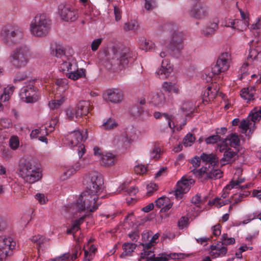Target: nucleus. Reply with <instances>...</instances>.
I'll return each instance as SVG.
<instances>
[{
    "instance_id": "de8ad7c7",
    "label": "nucleus",
    "mask_w": 261,
    "mask_h": 261,
    "mask_svg": "<svg viewBox=\"0 0 261 261\" xmlns=\"http://www.w3.org/2000/svg\"><path fill=\"white\" fill-rule=\"evenodd\" d=\"M103 126L106 129H111L115 127L117 124L113 119L109 118L103 123Z\"/></svg>"
},
{
    "instance_id": "3c124183",
    "label": "nucleus",
    "mask_w": 261,
    "mask_h": 261,
    "mask_svg": "<svg viewBox=\"0 0 261 261\" xmlns=\"http://www.w3.org/2000/svg\"><path fill=\"white\" fill-rule=\"evenodd\" d=\"M147 192L146 193V195L148 196H151L152 194V193L156 191L158 188V186L154 183H150V184L148 185L147 186Z\"/></svg>"
},
{
    "instance_id": "ddd939ff",
    "label": "nucleus",
    "mask_w": 261,
    "mask_h": 261,
    "mask_svg": "<svg viewBox=\"0 0 261 261\" xmlns=\"http://www.w3.org/2000/svg\"><path fill=\"white\" fill-rule=\"evenodd\" d=\"M37 164L36 161L33 159L20 160L17 169L18 175L23 179L28 173Z\"/></svg>"
},
{
    "instance_id": "f3484780",
    "label": "nucleus",
    "mask_w": 261,
    "mask_h": 261,
    "mask_svg": "<svg viewBox=\"0 0 261 261\" xmlns=\"http://www.w3.org/2000/svg\"><path fill=\"white\" fill-rule=\"evenodd\" d=\"M211 255L216 258L225 256L227 252V248L219 242L216 245H212L210 247Z\"/></svg>"
},
{
    "instance_id": "f8f14e48",
    "label": "nucleus",
    "mask_w": 261,
    "mask_h": 261,
    "mask_svg": "<svg viewBox=\"0 0 261 261\" xmlns=\"http://www.w3.org/2000/svg\"><path fill=\"white\" fill-rule=\"evenodd\" d=\"M58 9L61 18L66 21H74L78 18L76 11L68 5L61 4Z\"/></svg>"
},
{
    "instance_id": "6ab92c4d",
    "label": "nucleus",
    "mask_w": 261,
    "mask_h": 261,
    "mask_svg": "<svg viewBox=\"0 0 261 261\" xmlns=\"http://www.w3.org/2000/svg\"><path fill=\"white\" fill-rule=\"evenodd\" d=\"M219 21L216 20L213 22L210 21L202 30L201 34L206 37H211L214 35L218 29Z\"/></svg>"
},
{
    "instance_id": "423d86ee",
    "label": "nucleus",
    "mask_w": 261,
    "mask_h": 261,
    "mask_svg": "<svg viewBox=\"0 0 261 261\" xmlns=\"http://www.w3.org/2000/svg\"><path fill=\"white\" fill-rule=\"evenodd\" d=\"M231 60L230 54L227 52L222 53L219 57L216 64L211 66V72L208 73V76L212 78L214 75H218L221 72L227 70L229 67Z\"/></svg>"
},
{
    "instance_id": "2f4dec72",
    "label": "nucleus",
    "mask_w": 261,
    "mask_h": 261,
    "mask_svg": "<svg viewBox=\"0 0 261 261\" xmlns=\"http://www.w3.org/2000/svg\"><path fill=\"white\" fill-rule=\"evenodd\" d=\"M140 48L145 51H150L154 47V43L150 40H147L144 37L139 39Z\"/></svg>"
},
{
    "instance_id": "f03ea898",
    "label": "nucleus",
    "mask_w": 261,
    "mask_h": 261,
    "mask_svg": "<svg viewBox=\"0 0 261 261\" xmlns=\"http://www.w3.org/2000/svg\"><path fill=\"white\" fill-rule=\"evenodd\" d=\"M30 56L29 48L25 45H21L13 50L10 55L9 59L14 67L20 69L27 66Z\"/></svg>"
},
{
    "instance_id": "bf43d9fd",
    "label": "nucleus",
    "mask_w": 261,
    "mask_h": 261,
    "mask_svg": "<svg viewBox=\"0 0 261 261\" xmlns=\"http://www.w3.org/2000/svg\"><path fill=\"white\" fill-rule=\"evenodd\" d=\"M102 39L98 38L93 41L91 44V49L93 51L96 50L100 43H101Z\"/></svg>"
},
{
    "instance_id": "69168bd1",
    "label": "nucleus",
    "mask_w": 261,
    "mask_h": 261,
    "mask_svg": "<svg viewBox=\"0 0 261 261\" xmlns=\"http://www.w3.org/2000/svg\"><path fill=\"white\" fill-rule=\"evenodd\" d=\"M114 10V14H115L116 20L118 21V20H120V19L121 18V11H120V9L118 7L115 6Z\"/></svg>"
},
{
    "instance_id": "338daca9",
    "label": "nucleus",
    "mask_w": 261,
    "mask_h": 261,
    "mask_svg": "<svg viewBox=\"0 0 261 261\" xmlns=\"http://www.w3.org/2000/svg\"><path fill=\"white\" fill-rule=\"evenodd\" d=\"M223 245H229L234 244L235 239L233 238H228L225 241H220Z\"/></svg>"
},
{
    "instance_id": "412c9836",
    "label": "nucleus",
    "mask_w": 261,
    "mask_h": 261,
    "mask_svg": "<svg viewBox=\"0 0 261 261\" xmlns=\"http://www.w3.org/2000/svg\"><path fill=\"white\" fill-rule=\"evenodd\" d=\"M155 205L158 208H161V212H167L172 206L173 202L170 201V199L165 196H162L156 199L155 201Z\"/></svg>"
},
{
    "instance_id": "052dcab7",
    "label": "nucleus",
    "mask_w": 261,
    "mask_h": 261,
    "mask_svg": "<svg viewBox=\"0 0 261 261\" xmlns=\"http://www.w3.org/2000/svg\"><path fill=\"white\" fill-rule=\"evenodd\" d=\"M44 130L45 131V133L47 134V132H46V128H45V129H44ZM44 130H42V129H35L34 130H33L32 132H31V133L30 134V137L31 138H37V135L39 134H43V132H43Z\"/></svg>"
},
{
    "instance_id": "c85d7f7f",
    "label": "nucleus",
    "mask_w": 261,
    "mask_h": 261,
    "mask_svg": "<svg viewBox=\"0 0 261 261\" xmlns=\"http://www.w3.org/2000/svg\"><path fill=\"white\" fill-rule=\"evenodd\" d=\"M137 245L132 243H124L122 245L123 252L120 254V257L125 258L126 256L131 255V253L134 252Z\"/></svg>"
},
{
    "instance_id": "2eb2a0df",
    "label": "nucleus",
    "mask_w": 261,
    "mask_h": 261,
    "mask_svg": "<svg viewBox=\"0 0 261 261\" xmlns=\"http://www.w3.org/2000/svg\"><path fill=\"white\" fill-rule=\"evenodd\" d=\"M208 14L207 8L200 4L193 6L189 12V15L196 19H200L206 17Z\"/></svg>"
},
{
    "instance_id": "09e8293b",
    "label": "nucleus",
    "mask_w": 261,
    "mask_h": 261,
    "mask_svg": "<svg viewBox=\"0 0 261 261\" xmlns=\"http://www.w3.org/2000/svg\"><path fill=\"white\" fill-rule=\"evenodd\" d=\"M153 251L151 250H147L143 251V252L141 253L140 257L142 259L146 258L147 261H151V259L152 258L151 256L153 254Z\"/></svg>"
},
{
    "instance_id": "58836bf2",
    "label": "nucleus",
    "mask_w": 261,
    "mask_h": 261,
    "mask_svg": "<svg viewBox=\"0 0 261 261\" xmlns=\"http://www.w3.org/2000/svg\"><path fill=\"white\" fill-rule=\"evenodd\" d=\"M1 156L5 160L11 159L13 156V152L8 148L1 149Z\"/></svg>"
},
{
    "instance_id": "6e6d98bb",
    "label": "nucleus",
    "mask_w": 261,
    "mask_h": 261,
    "mask_svg": "<svg viewBox=\"0 0 261 261\" xmlns=\"http://www.w3.org/2000/svg\"><path fill=\"white\" fill-rule=\"evenodd\" d=\"M201 160L200 156L199 157L197 155L195 156L191 159V163L193 165V167H195L194 169L197 170L196 168L200 166Z\"/></svg>"
},
{
    "instance_id": "8fccbe9b",
    "label": "nucleus",
    "mask_w": 261,
    "mask_h": 261,
    "mask_svg": "<svg viewBox=\"0 0 261 261\" xmlns=\"http://www.w3.org/2000/svg\"><path fill=\"white\" fill-rule=\"evenodd\" d=\"M19 142L16 137H12L9 140V145L11 149L15 150L17 148Z\"/></svg>"
},
{
    "instance_id": "f704fd0d",
    "label": "nucleus",
    "mask_w": 261,
    "mask_h": 261,
    "mask_svg": "<svg viewBox=\"0 0 261 261\" xmlns=\"http://www.w3.org/2000/svg\"><path fill=\"white\" fill-rule=\"evenodd\" d=\"M85 69L78 68V71L71 73H67L66 76L68 78L75 81L80 78L85 76Z\"/></svg>"
},
{
    "instance_id": "bb28decb",
    "label": "nucleus",
    "mask_w": 261,
    "mask_h": 261,
    "mask_svg": "<svg viewBox=\"0 0 261 261\" xmlns=\"http://www.w3.org/2000/svg\"><path fill=\"white\" fill-rule=\"evenodd\" d=\"M150 96L151 100L150 102L155 106L162 105L166 101L165 95L162 92L152 93Z\"/></svg>"
},
{
    "instance_id": "864d4df0",
    "label": "nucleus",
    "mask_w": 261,
    "mask_h": 261,
    "mask_svg": "<svg viewBox=\"0 0 261 261\" xmlns=\"http://www.w3.org/2000/svg\"><path fill=\"white\" fill-rule=\"evenodd\" d=\"M27 78V74L25 72H19L14 79V82L16 83L17 81H21L25 80Z\"/></svg>"
},
{
    "instance_id": "1a4fd4ad",
    "label": "nucleus",
    "mask_w": 261,
    "mask_h": 261,
    "mask_svg": "<svg viewBox=\"0 0 261 261\" xmlns=\"http://www.w3.org/2000/svg\"><path fill=\"white\" fill-rule=\"evenodd\" d=\"M15 245L16 243L12 238L6 236H0V261H3L12 254Z\"/></svg>"
},
{
    "instance_id": "603ef678",
    "label": "nucleus",
    "mask_w": 261,
    "mask_h": 261,
    "mask_svg": "<svg viewBox=\"0 0 261 261\" xmlns=\"http://www.w3.org/2000/svg\"><path fill=\"white\" fill-rule=\"evenodd\" d=\"M161 149L159 147L155 146L150 153L151 159H158L160 157Z\"/></svg>"
},
{
    "instance_id": "aec40b11",
    "label": "nucleus",
    "mask_w": 261,
    "mask_h": 261,
    "mask_svg": "<svg viewBox=\"0 0 261 261\" xmlns=\"http://www.w3.org/2000/svg\"><path fill=\"white\" fill-rule=\"evenodd\" d=\"M107 96L109 101L112 103L120 102L123 98L122 91L118 89H113L108 90Z\"/></svg>"
},
{
    "instance_id": "dca6fc26",
    "label": "nucleus",
    "mask_w": 261,
    "mask_h": 261,
    "mask_svg": "<svg viewBox=\"0 0 261 261\" xmlns=\"http://www.w3.org/2000/svg\"><path fill=\"white\" fill-rule=\"evenodd\" d=\"M42 177V173L38 164L23 178L24 180L29 184H33L39 180Z\"/></svg>"
},
{
    "instance_id": "0e129e2a",
    "label": "nucleus",
    "mask_w": 261,
    "mask_h": 261,
    "mask_svg": "<svg viewBox=\"0 0 261 261\" xmlns=\"http://www.w3.org/2000/svg\"><path fill=\"white\" fill-rule=\"evenodd\" d=\"M37 199L41 204H44L46 202V198L44 194L38 193L35 195Z\"/></svg>"
},
{
    "instance_id": "e433bc0d",
    "label": "nucleus",
    "mask_w": 261,
    "mask_h": 261,
    "mask_svg": "<svg viewBox=\"0 0 261 261\" xmlns=\"http://www.w3.org/2000/svg\"><path fill=\"white\" fill-rule=\"evenodd\" d=\"M252 89L249 88H244L241 91V96L245 100L248 101L253 99L254 95Z\"/></svg>"
},
{
    "instance_id": "5701e85b",
    "label": "nucleus",
    "mask_w": 261,
    "mask_h": 261,
    "mask_svg": "<svg viewBox=\"0 0 261 261\" xmlns=\"http://www.w3.org/2000/svg\"><path fill=\"white\" fill-rule=\"evenodd\" d=\"M173 70L172 65L168 60L165 59L162 61V66L160 69L156 72V74L160 76V78H166L168 74Z\"/></svg>"
},
{
    "instance_id": "4468645a",
    "label": "nucleus",
    "mask_w": 261,
    "mask_h": 261,
    "mask_svg": "<svg viewBox=\"0 0 261 261\" xmlns=\"http://www.w3.org/2000/svg\"><path fill=\"white\" fill-rule=\"evenodd\" d=\"M88 137L87 132L82 133L79 130H74L69 133L67 139L68 140L69 145L70 146H77L80 142L85 141Z\"/></svg>"
},
{
    "instance_id": "b1692460",
    "label": "nucleus",
    "mask_w": 261,
    "mask_h": 261,
    "mask_svg": "<svg viewBox=\"0 0 261 261\" xmlns=\"http://www.w3.org/2000/svg\"><path fill=\"white\" fill-rule=\"evenodd\" d=\"M200 158L203 162L209 163L210 167L211 166L217 168L218 167L219 161L218 158L215 154L202 153L200 155Z\"/></svg>"
},
{
    "instance_id": "f257e3e1",
    "label": "nucleus",
    "mask_w": 261,
    "mask_h": 261,
    "mask_svg": "<svg viewBox=\"0 0 261 261\" xmlns=\"http://www.w3.org/2000/svg\"><path fill=\"white\" fill-rule=\"evenodd\" d=\"M107 57L108 63L115 69L124 68L136 59L135 53L127 47L118 45H113L109 48Z\"/></svg>"
},
{
    "instance_id": "e2e57ef3",
    "label": "nucleus",
    "mask_w": 261,
    "mask_h": 261,
    "mask_svg": "<svg viewBox=\"0 0 261 261\" xmlns=\"http://www.w3.org/2000/svg\"><path fill=\"white\" fill-rule=\"evenodd\" d=\"M70 59H68L67 61H64L60 66V70H62L63 71H67L68 72H69L68 68V64H69Z\"/></svg>"
},
{
    "instance_id": "9d476101",
    "label": "nucleus",
    "mask_w": 261,
    "mask_h": 261,
    "mask_svg": "<svg viewBox=\"0 0 261 261\" xmlns=\"http://www.w3.org/2000/svg\"><path fill=\"white\" fill-rule=\"evenodd\" d=\"M194 183V180L183 176L176 185L175 189L173 191L174 195L177 199H180L183 195L187 193L190 189L191 185Z\"/></svg>"
},
{
    "instance_id": "a19ab883",
    "label": "nucleus",
    "mask_w": 261,
    "mask_h": 261,
    "mask_svg": "<svg viewBox=\"0 0 261 261\" xmlns=\"http://www.w3.org/2000/svg\"><path fill=\"white\" fill-rule=\"evenodd\" d=\"M56 84L59 87H62L64 90L67 89L69 87L68 80L66 78L57 79Z\"/></svg>"
},
{
    "instance_id": "20e7f679",
    "label": "nucleus",
    "mask_w": 261,
    "mask_h": 261,
    "mask_svg": "<svg viewBox=\"0 0 261 261\" xmlns=\"http://www.w3.org/2000/svg\"><path fill=\"white\" fill-rule=\"evenodd\" d=\"M98 196L94 194L89 193L85 191L83 192L75 204L77 211L81 212L88 209L90 212H95L100 204L96 203Z\"/></svg>"
},
{
    "instance_id": "7c9ffc66",
    "label": "nucleus",
    "mask_w": 261,
    "mask_h": 261,
    "mask_svg": "<svg viewBox=\"0 0 261 261\" xmlns=\"http://www.w3.org/2000/svg\"><path fill=\"white\" fill-rule=\"evenodd\" d=\"M228 141L231 146L240 145V140L236 134H231L223 140V143L225 144L226 147L228 145Z\"/></svg>"
},
{
    "instance_id": "a878e982",
    "label": "nucleus",
    "mask_w": 261,
    "mask_h": 261,
    "mask_svg": "<svg viewBox=\"0 0 261 261\" xmlns=\"http://www.w3.org/2000/svg\"><path fill=\"white\" fill-rule=\"evenodd\" d=\"M238 154V152L234 151L230 148L226 149L224 151L223 157L220 160L221 166H223L226 164L231 163L232 159Z\"/></svg>"
},
{
    "instance_id": "79ce46f5",
    "label": "nucleus",
    "mask_w": 261,
    "mask_h": 261,
    "mask_svg": "<svg viewBox=\"0 0 261 261\" xmlns=\"http://www.w3.org/2000/svg\"><path fill=\"white\" fill-rule=\"evenodd\" d=\"M244 181V178H241L240 179L237 180L236 181L231 180L229 184L227 185L225 187L226 189L230 190L231 189L236 188H238L240 186V184L243 182Z\"/></svg>"
},
{
    "instance_id": "13d9d810",
    "label": "nucleus",
    "mask_w": 261,
    "mask_h": 261,
    "mask_svg": "<svg viewBox=\"0 0 261 261\" xmlns=\"http://www.w3.org/2000/svg\"><path fill=\"white\" fill-rule=\"evenodd\" d=\"M249 123L248 120H243L241 122L239 127L243 129L242 133H245L249 128Z\"/></svg>"
},
{
    "instance_id": "c03bdc74",
    "label": "nucleus",
    "mask_w": 261,
    "mask_h": 261,
    "mask_svg": "<svg viewBox=\"0 0 261 261\" xmlns=\"http://www.w3.org/2000/svg\"><path fill=\"white\" fill-rule=\"evenodd\" d=\"M69 72L71 73L78 71V66L76 61L74 59H70L69 64H68Z\"/></svg>"
},
{
    "instance_id": "7ed1b4c3",
    "label": "nucleus",
    "mask_w": 261,
    "mask_h": 261,
    "mask_svg": "<svg viewBox=\"0 0 261 261\" xmlns=\"http://www.w3.org/2000/svg\"><path fill=\"white\" fill-rule=\"evenodd\" d=\"M50 29V20L44 14L37 15L30 24V30L33 35L43 37L48 34Z\"/></svg>"
},
{
    "instance_id": "4d7b16f0",
    "label": "nucleus",
    "mask_w": 261,
    "mask_h": 261,
    "mask_svg": "<svg viewBox=\"0 0 261 261\" xmlns=\"http://www.w3.org/2000/svg\"><path fill=\"white\" fill-rule=\"evenodd\" d=\"M134 170L137 174H143L146 172L147 170L145 166L138 165L135 167Z\"/></svg>"
},
{
    "instance_id": "a18cd8bd",
    "label": "nucleus",
    "mask_w": 261,
    "mask_h": 261,
    "mask_svg": "<svg viewBox=\"0 0 261 261\" xmlns=\"http://www.w3.org/2000/svg\"><path fill=\"white\" fill-rule=\"evenodd\" d=\"M151 261H168L169 258H172L171 255H169L166 254H162L161 256L155 257L154 254H152Z\"/></svg>"
},
{
    "instance_id": "39448f33",
    "label": "nucleus",
    "mask_w": 261,
    "mask_h": 261,
    "mask_svg": "<svg viewBox=\"0 0 261 261\" xmlns=\"http://www.w3.org/2000/svg\"><path fill=\"white\" fill-rule=\"evenodd\" d=\"M22 29L18 26H6L1 32L4 43L8 46H13L18 43L23 37Z\"/></svg>"
},
{
    "instance_id": "a211bd4d",
    "label": "nucleus",
    "mask_w": 261,
    "mask_h": 261,
    "mask_svg": "<svg viewBox=\"0 0 261 261\" xmlns=\"http://www.w3.org/2000/svg\"><path fill=\"white\" fill-rule=\"evenodd\" d=\"M164 30L167 31H173L170 40H174L178 43H183L184 35L182 33L175 30L176 26L173 23H168L164 25Z\"/></svg>"
},
{
    "instance_id": "680f3d73",
    "label": "nucleus",
    "mask_w": 261,
    "mask_h": 261,
    "mask_svg": "<svg viewBox=\"0 0 261 261\" xmlns=\"http://www.w3.org/2000/svg\"><path fill=\"white\" fill-rule=\"evenodd\" d=\"M221 227L220 224H218L213 227V234L215 236H219L221 234Z\"/></svg>"
},
{
    "instance_id": "6e6552de",
    "label": "nucleus",
    "mask_w": 261,
    "mask_h": 261,
    "mask_svg": "<svg viewBox=\"0 0 261 261\" xmlns=\"http://www.w3.org/2000/svg\"><path fill=\"white\" fill-rule=\"evenodd\" d=\"M34 81L29 82L25 86L21 89V98L27 103H34L39 99L37 88L33 85Z\"/></svg>"
},
{
    "instance_id": "9b49d317",
    "label": "nucleus",
    "mask_w": 261,
    "mask_h": 261,
    "mask_svg": "<svg viewBox=\"0 0 261 261\" xmlns=\"http://www.w3.org/2000/svg\"><path fill=\"white\" fill-rule=\"evenodd\" d=\"M210 170L208 167H202L199 170L193 169L191 171L193 174L197 175L199 177H201L204 174H206V179H216L222 177L223 172L219 169H214V166Z\"/></svg>"
},
{
    "instance_id": "49530a36",
    "label": "nucleus",
    "mask_w": 261,
    "mask_h": 261,
    "mask_svg": "<svg viewBox=\"0 0 261 261\" xmlns=\"http://www.w3.org/2000/svg\"><path fill=\"white\" fill-rule=\"evenodd\" d=\"M130 111L134 117H137L141 115L144 110L141 107L134 106L131 109Z\"/></svg>"
},
{
    "instance_id": "c9c22d12",
    "label": "nucleus",
    "mask_w": 261,
    "mask_h": 261,
    "mask_svg": "<svg viewBox=\"0 0 261 261\" xmlns=\"http://www.w3.org/2000/svg\"><path fill=\"white\" fill-rule=\"evenodd\" d=\"M31 240L34 243H36L38 247H42V245L49 241V239L41 235H37L32 237Z\"/></svg>"
},
{
    "instance_id": "774afa93",
    "label": "nucleus",
    "mask_w": 261,
    "mask_h": 261,
    "mask_svg": "<svg viewBox=\"0 0 261 261\" xmlns=\"http://www.w3.org/2000/svg\"><path fill=\"white\" fill-rule=\"evenodd\" d=\"M261 118V110H259L255 113L253 114L251 120L253 121H256V120H259Z\"/></svg>"
},
{
    "instance_id": "ea45409f",
    "label": "nucleus",
    "mask_w": 261,
    "mask_h": 261,
    "mask_svg": "<svg viewBox=\"0 0 261 261\" xmlns=\"http://www.w3.org/2000/svg\"><path fill=\"white\" fill-rule=\"evenodd\" d=\"M223 139H222L218 135H212L205 139V142L207 144H214L217 143L218 141L223 142Z\"/></svg>"
},
{
    "instance_id": "5fc2aeb1",
    "label": "nucleus",
    "mask_w": 261,
    "mask_h": 261,
    "mask_svg": "<svg viewBox=\"0 0 261 261\" xmlns=\"http://www.w3.org/2000/svg\"><path fill=\"white\" fill-rule=\"evenodd\" d=\"M145 8L147 10H150L155 7V2L153 0H145Z\"/></svg>"
},
{
    "instance_id": "393cba45",
    "label": "nucleus",
    "mask_w": 261,
    "mask_h": 261,
    "mask_svg": "<svg viewBox=\"0 0 261 261\" xmlns=\"http://www.w3.org/2000/svg\"><path fill=\"white\" fill-rule=\"evenodd\" d=\"M182 48L183 43H178L174 40H170L167 46L169 53L173 56H178Z\"/></svg>"
},
{
    "instance_id": "0eeeda50",
    "label": "nucleus",
    "mask_w": 261,
    "mask_h": 261,
    "mask_svg": "<svg viewBox=\"0 0 261 261\" xmlns=\"http://www.w3.org/2000/svg\"><path fill=\"white\" fill-rule=\"evenodd\" d=\"M86 191L89 193L97 194L103 184L101 175L97 172H92L85 179Z\"/></svg>"
},
{
    "instance_id": "cd10ccee",
    "label": "nucleus",
    "mask_w": 261,
    "mask_h": 261,
    "mask_svg": "<svg viewBox=\"0 0 261 261\" xmlns=\"http://www.w3.org/2000/svg\"><path fill=\"white\" fill-rule=\"evenodd\" d=\"M51 54L57 58H61L64 55L65 51L63 46L57 42H54L51 44L50 46Z\"/></svg>"
},
{
    "instance_id": "72a5a7b5",
    "label": "nucleus",
    "mask_w": 261,
    "mask_h": 261,
    "mask_svg": "<svg viewBox=\"0 0 261 261\" xmlns=\"http://www.w3.org/2000/svg\"><path fill=\"white\" fill-rule=\"evenodd\" d=\"M14 90L13 86L9 85L4 89L3 93L1 96L2 101H6L9 100L10 96L13 94Z\"/></svg>"
},
{
    "instance_id": "4c0bfd02",
    "label": "nucleus",
    "mask_w": 261,
    "mask_h": 261,
    "mask_svg": "<svg viewBox=\"0 0 261 261\" xmlns=\"http://www.w3.org/2000/svg\"><path fill=\"white\" fill-rule=\"evenodd\" d=\"M231 202L229 199L221 200V198L216 197L212 201H209L208 203L210 205H216L218 207H220L222 206L228 204Z\"/></svg>"
},
{
    "instance_id": "c756f323",
    "label": "nucleus",
    "mask_w": 261,
    "mask_h": 261,
    "mask_svg": "<svg viewBox=\"0 0 261 261\" xmlns=\"http://www.w3.org/2000/svg\"><path fill=\"white\" fill-rule=\"evenodd\" d=\"M115 155L112 153L107 152L101 156V164L104 166H110L114 164Z\"/></svg>"
},
{
    "instance_id": "473e14b6",
    "label": "nucleus",
    "mask_w": 261,
    "mask_h": 261,
    "mask_svg": "<svg viewBox=\"0 0 261 261\" xmlns=\"http://www.w3.org/2000/svg\"><path fill=\"white\" fill-rule=\"evenodd\" d=\"M162 88L166 92L175 94H178L179 90L176 84L172 82H164L162 85Z\"/></svg>"
},
{
    "instance_id": "37998d69",
    "label": "nucleus",
    "mask_w": 261,
    "mask_h": 261,
    "mask_svg": "<svg viewBox=\"0 0 261 261\" xmlns=\"http://www.w3.org/2000/svg\"><path fill=\"white\" fill-rule=\"evenodd\" d=\"M195 139V137L193 134L189 133L184 138L183 143L186 146H191V144L194 142Z\"/></svg>"
},
{
    "instance_id": "4be33fe9",
    "label": "nucleus",
    "mask_w": 261,
    "mask_h": 261,
    "mask_svg": "<svg viewBox=\"0 0 261 261\" xmlns=\"http://www.w3.org/2000/svg\"><path fill=\"white\" fill-rule=\"evenodd\" d=\"M90 102L88 101H80L76 107L75 115L77 118L82 116H86L89 112Z\"/></svg>"
}]
</instances>
